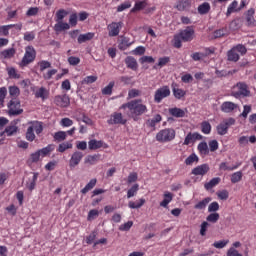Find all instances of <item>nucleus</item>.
Instances as JSON below:
<instances>
[{"label": "nucleus", "instance_id": "nucleus-64", "mask_svg": "<svg viewBox=\"0 0 256 256\" xmlns=\"http://www.w3.org/2000/svg\"><path fill=\"white\" fill-rule=\"evenodd\" d=\"M227 256H243V254L239 253V251H237V249L231 247V248L227 251Z\"/></svg>", "mask_w": 256, "mask_h": 256}, {"label": "nucleus", "instance_id": "nucleus-26", "mask_svg": "<svg viewBox=\"0 0 256 256\" xmlns=\"http://www.w3.org/2000/svg\"><path fill=\"white\" fill-rule=\"evenodd\" d=\"M95 185H97V179H91L89 183L81 190V193L83 195H87V193H89V191H91V189H93Z\"/></svg>", "mask_w": 256, "mask_h": 256}, {"label": "nucleus", "instance_id": "nucleus-18", "mask_svg": "<svg viewBox=\"0 0 256 256\" xmlns=\"http://www.w3.org/2000/svg\"><path fill=\"white\" fill-rule=\"evenodd\" d=\"M15 48H9L0 52V59H12L15 57Z\"/></svg>", "mask_w": 256, "mask_h": 256}, {"label": "nucleus", "instance_id": "nucleus-25", "mask_svg": "<svg viewBox=\"0 0 256 256\" xmlns=\"http://www.w3.org/2000/svg\"><path fill=\"white\" fill-rule=\"evenodd\" d=\"M211 203V197H206L202 201L198 202L196 205H194V209H198L199 211L205 209L207 205Z\"/></svg>", "mask_w": 256, "mask_h": 256}, {"label": "nucleus", "instance_id": "nucleus-59", "mask_svg": "<svg viewBox=\"0 0 256 256\" xmlns=\"http://www.w3.org/2000/svg\"><path fill=\"white\" fill-rule=\"evenodd\" d=\"M97 81V76H87L83 81L82 85H89L91 83H95Z\"/></svg>", "mask_w": 256, "mask_h": 256}, {"label": "nucleus", "instance_id": "nucleus-55", "mask_svg": "<svg viewBox=\"0 0 256 256\" xmlns=\"http://www.w3.org/2000/svg\"><path fill=\"white\" fill-rule=\"evenodd\" d=\"M195 161H199V157H197V155H195V154H191V155L185 160V163H186V165H193V163H195Z\"/></svg>", "mask_w": 256, "mask_h": 256}, {"label": "nucleus", "instance_id": "nucleus-53", "mask_svg": "<svg viewBox=\"0 0 256 256\" xmlns=\"http://www.w3.org/2000/svg\"><path fill=\"white\" fill-rule=\"evenodd\" d=\"M9 29H13V25H5L0 27V36L4 35L7 37L9 35Z\"/></svg>", "mask_w": 256, "mask_h": 256}, {"label": "nucleus", "instance_id": "nucleus-30", "mask_svg": "<svg viewBox=\"0 0 256 256\" xmlns=\"http://www.w3.org/2000/svg\"><path fill=\"white\" fill-rule=\"evenodd\" d=\"M227 57L228 61H232L233 63H237V61H239V53H237L234 48L228 51Z\"/></svg>", "mask_w": 256, "mask_h": 256}, {"label": "nucleus", "instance_id": "nucleus-11", "mask_svg": "<svg viewBox=\"0 0 256 256\" xmlns=\"http://www.w3.org/2000/svg\"><path fill=\"white\" fill-rule=\"evenodd\" d=\"M110 125H125L127 123V119L123 118V114L114 113L112 115V119L108 121Z\"/></svg>", "mask_w": 256, "mask_h": 256}, {"label": "nucleus", "instance_id": "nucleus-1", "mask_svg": "<svg viewBox=\"0 0 256 256\" xmlns=\"http://www.w3.org/2000/svg\"><path fill=\"white\" fill-rule=\"evenodd\" d=\"M122 109H129L131 117L134 121H137V117L143 115L147 111V106L143 105V100H132L126 104H123Z\"/></svg>", "mask_w": 256, "mask_h": 256}, {"label": "nucleus", "instance_id": "nucleus-19", "mask_svg": "<svg viewBox=\"0 0 256 256\" xmlns=\"http://www.w3.org/2000/svg\"><path fill=\"white\" fill-rule=\"evenodd\" d=\"M131 45H133V41H131L127 37H121L118 48L120 49V51H125V49H127L128 47H131Z\"/></svg>", "mask_w": 256, "mask_h": 256}, {"label": "nucleus", "instance_id": "nucleus-52", "mask_svg": "<svg viewBox=\"0 0 256 256\" xmlns=\"http://www.w3.org/2000/svg\"><path fill=\"white\" fill-rule=\"evenodd\" d=\"M225 35H227V30L219 29L213 33V39H219L221 37H225Z\"/></svg>", "mask_w": 256, "mask_h": 256}, {"label": "nucleus", "instance_id": "nucleus-44", "mask_svg": "<svg viewBox=\"0 0 256 256\" xmlns=\"http://www.w3.org/2000/svg\"><path fill=\"white\" fill-rule=\"evenodd\" d=\"M241 179H243V172H241V171L235 172L231 176L232 183H239V181H241Z\"/></svg>", "mask_w": 256, "mask_h": 256}, {"label": "nucleus", "instance_id": "nucleus-5", "mask_svg": "<svg viewBox=\"0 0 256 256\" xmlns=\"http://www.w3.org/2000/svg\"><path fill=\"white\" fill-rule=\"evenodd\" d=\"M35 57H37L35 48H33V46H27L24 57L20 63L21 67H26V65H29V63H33L35 61Z\"/></svg>", "mask_w": 256, "mask_h": 256}, {"label": "nucleus", "instance_id": "nucleus-35", "mask_svg": "<svg viewBox=\"0 0 256 256\" xmlns=\"http://www.w3.org/2000/svg\"><path fill=\"white\" fill-rule=\"evenodd\" d=\"M147 7L146 1H136L134 8L131 9V13H135V11H141Z\"/></svg>", "mask_w": 256, "mask_h": 256}, {"label": "nucleus", "instance_id": "nucleus-36", "mask_svg": "<svg viewBox=\"0 0 256 256\" xmlns=\"http://www.w3.org/2000/svg\"><path fill=\"white\" fill-rule=\"evenodd\" d=\"M240 165L241 163H237L235 166L230 167V166H227L226 162H222L219 166V169L220 171H235V169H237Z\"/></svg>", "mask_w": 256, "mask_h": 256}, {"label": "nucleus", "instance_id": "nucleus-54", "mask_svg": "<svg viewBox=\"0 0 256 256\" xmlns=\"http://www.w3.org/2000/svg\"><path fill=\"white\" fill-rule=\"evenodd\" d=\"M228 243H229V240L214 242L213 247H215L216 249H223L224 247L227 246Z\"/></svg>", "mask_w": 256, "mask_h": 256}, {"label": "nucleus", "instance_id": "nucleus-39", "mask_svg": "<svg viewBox=\"0 0 256 256\" xmlns=\"http://www.w3.org/2000/svg\"><path fill=\"white\" fill-rule=\"evenodd\" d=\"M67 149H73V144H71L69 142H64L62 144H59V146H58L59 153H65V151H67Z\"/></svg>", "mask_w": 256, "mask_h": 256}, {"label": "nucleus", "instance_id": "nucleus-15", "mask_svg": "<svg viewBox=\"0 0 256 256\" xmlns=\"http://www.w3.org/2000/svg\"><path fill=\"white\" fill-rule=\"evenodd\" d=\"M209 173V165L202 164L192 170V175H207Z\"/></svg>", "mask_w": 256, "mask_h": 256}, {"label": "nucleus", "instance_id": "nucleus-32", "mask_svg": "<svg viewBox=\"0 0 256 256\" xmlns=\"http://www.w3.org/2000/svg\"><path fill=\"white\" fill-rule=\"evenodd\" d=\"M161 119L162 117L159 114H157L152 119H148L146 125L148 127H155L157 123H161Z\"/></svg>", "mask_w": 256, "mask_h": 256}, {"label": "nucleus", "instance_id": "nucleus-29", "mask_svg": "<svg viewBox=\"0 0 256 256\" xmlns=\"http://www.w3.org/2000/svg\"><path fill=\"white\" fill-rule=\"evenodd\" d=\"M18 129L19 128L17 127V125L11 123V125H9L5 128L4 133H6V135L8 137H11V136L15 135V133H17Z\"/></svg>", "mask_w": 256, "mask_h": 256}, {"label": "nucleus", "instance_id": "nucleus-21", "mask_svg": "<svg viewBox=\"0 0 256 256\" xmlns=\"http://www.w3.org/2000/svg\"><path fill=\"white\" fill-rule=\"evenodd\" d=\"M95 37V33L93 32H88L86 34H80L78 36V43L81 45L82 43H87V41H91Z\"/></svg>", "mask_w": 256, "mask_h": 256}, {"label": "nucleus", "instance_id": "nucleus-2", "mask_svg": "<svg viewBox=\"0 0 256 256\" xmlns=\"http://www.w3.org/2000/svg\"><path fill=\"white\" fill-rule=\"evenodd\" d=\"M232 97L235 99H241V97H251V90H249V86L243 82H238L232 89L231 92Z\"/></svg>", "mask_w": 256, "mask_h": 256}, {"label": "nucleus", "instance_id": "nucleus-7", "mask_svg": "<svg viewBox=\"0 0 256 256\" xmlns=\"http://www.w3.org/2000/svg\"><path fill=\"white\" fill-rule=\"evenodd\" d=\"M171 95V90L169 89V86H163L156 90L154 94V101L155 103H161L165 97H169Z\"/></svg>", "mask_w": 256, "mask_h": 256}, {"label": "nucleus", "instance_id": "nucleus-41", "mask_svg": "<svg viewBox=\"0 0 256 256\" xmlns=\"http://www.w3.org/2000/svg\"><path fill=\"white\" fill-rule=\"evenodd\" d=\"M219 213L213 212L206 217V221L209 223H217L219 221Z\"/></svg>", "mask_w": 256, "mask_h": 256}, {"label": "nucleus", "instance_id": "nucleus-61", "mask_svg": "<svg viewBox=\"0 0 256 256\" xmlns=\"http://www.w3.org/2000/svg\"><path fill=\"white\" fill-rule=\"evenodd\" d=\"M133 227V221H128L119 227L120 231H129Z\"/></svg>", "mask_w": 256, "mask_h": 256}, {"label": "nucleus", "instance_id": "nucleus-8", "mask_svg": "<svg viewBox=\"0 0 256 256\" xmlns=\"http://www.w3.org/2000/svg\"><path fill=\"white\" fill-rule=\"evenodd\" d=\"M193 35H195V30L191 26L186 27V29L179 33V36L184 42L193 41Z\"/></svg>", "mask_w": 256, "mask_h": 256}, {"label": "nucleus", "instance_id": "nucleus-58", "mask_svg": "<svg viewBox=\"0 0 256 256\" xmlns=\"http://www.w3.org/2000/svg\"><path fill=\"white\" fill-rule=\"evenodd\" d=\"M219 209V203L218 202H212L208 206V212L209 213H217V210Z\"/></svg>", "mask_w": 256, "mask_h": 256}, {"label": "nucleus", "instance_id": "nucleus-43", "mask_svg": "<svg viewBox=\"0 0 256 256\" xmlns=\"http://www.w3.org/2000/svg\"><path fill=\"white\" fill-rule=\"evenodd\" d=\"M183 41V38H181V36L179 34H176L174 35V38H173V46L176 48V49H181V42Z\"/></svg>", "mask_w": 256, "mask_h": 256}, {"label": "nucleus", "instance_id": "nucleus-42", "mask_svg": "<svg viewBox=\"0 0 256 256\" xmlns=\"http://www.w3.org/2000/svg\"><path fill=\"white\" fill-rule=\"evenodd\" d=\"M113 87H115V82L112 81L110 82L103 90L102 94L103 95H111L113 93Z\"/></svg>", "mask_w": 256, "mask_h": 256}, {"label": "nucleus", "instance_id": "nucleus-56", "mask_svg": "<svg viewBox=\"0 0 256 256\" xmlns=\"http://www.w3.org/2000/svg\"><path fill=\"white\" fill-rule=\"evenodd\" d=\"M38 65L40 67V71H45V69L51 68V62L45 60L40 61Z\"/></svg>", "mask_w": 256, "mask_h": 256}, {"label": "nucleus", "instance_id": "nucleus-3", "mask_svg": "<svg viewBox=\"0 0 256 256\" xmlns=\"http://www.w3.org/2000/svg\"><path fill=\"white\" fill-rule=\"evenodd\" d=\"M175 135H176L175 129L165 128L160 130L156 134V141H158L159 143H169L173 141V139H175Z\"/></svg>", "mask_w": 256, "mask_h": 256}, {"label": "nucleus", "instance_id": "nucleus-9", "mask_svg": "<svg viewBox=\"0 0 256 256\" xmlns=\"http://www.w3.org/2000/svg\"><path fill=\"white\" fill-rule=\"evenodd\" d=\"M121 27H123V22H112L108 26L109 37H117L121 31Z\"/></svg>", "mask_w": 256, "mask_h": 256}, {"label": "nucleus", "instance_id": "nucleus-14", "mask_svg": "<svg viewBox=\"0 0 256 256\" xmlns=\"http://www.w3.org/2000/svg\"><path fill=\"white\" fill-rule=\"evenodd\" d=\"M237 107H239V105L233 102H224L221 105V111H223V113H232V111H235Z\"/></svg>", "mask_w": 256, "mask_h": 256}, {"label": "nucleus", "instance_id": "nucleus-60", "mask_svg": "<svg viewBox=\"0 0 256 256\" xmlns=\"http://www.w3.org/2000/svg\"><path fill=\"white\" fill-rule=\"evenodd\" d=\"M97 239V231H93L87 238L86 243L87 245H91Z\"/></svg>", "mask_w": 256, "mask_h": 256}, {"label": "nucleus", "instance_id": "nucleus-45", "mask_svg": "<svg viewBox=\"0 0 256 256\" xmlns=\"http://www.w3.org/2000/svg\"><path fill=\"white\" fill-rule=\"evenodd\" d=\"M99 154H95V155H89L86 157L85 159V163H89V165H93V163H96V161H99Z\"/></svg>", "mask_w": 256, "mask_h": 256}, {"label": "nucleus", "instance_id": "nucleus-4", "mask_svg": "<svg viewBox=\"0 0 256 256\" xmlns=\"http://www.w3.org/2000/svg\"><path fill=\"white\" fill-rule=\"evenodd\" d=\"M22 113L21 101L17 98L10 100L8 103V115H10V117H17V115H21Z\"/></svg>", "mask_w": 256, "mask_h": 256}, {"label": "nucleus", "instance_id": "nucleus-57", "mask_svg": "<svg viewBox=\"0 0 256 256\" xmlns=\"http://www.w3.org/2000/svg\"><path fill=\"white\" fill-rule=\"evenodd\" d=\"M237 53L240 55H245L247 53V48L244 45L238 44L237 46L233 47Z\"/></svg>", "mask_w": 256, "mask_h": 256}, {"label": "nucleus", "instance_id": "nucleus-6", "mask_svg": "<svg viewBox=\"0 0 256 256\" xmlns=\"http://www.w3.org/2000/svg\"><path fill=\"white\" fill-rule=\"evenodd\" d=\"M235 124V118H226L224 119L217 127L218 135H227L229 127Z\"/></svg>", "mask_w": 256, "mask_h": 256}, {"label": "nucleus", "instance_id": "nucleus-10", "mask_svg": "<svg viewBox=\"0 0 256 256\" xmlns=\"http://www.w3.org/2000/svg\"><path fill=\"white\" fill-rule=\"evenodd\" d=\"M54 103L58 106V107H69L71 101L69 99V97L67 96V94L64 95H58L55 97Z\"/></svg>", "mask_w": 256, "mask_h": 256}, {"label": "nucleus", "instance_id": "nucleus-34", "mask_svg": "<svg viewBox=\"0 0 256 256\" xmlns=\"http://www.w3.org/2000/svg\"><path fill=\"white\" fill-rule=\"evenodd\" d=\"M69 15V12H67L65 9H60L56 12V23L62 22L63 18L67 17Z\"/></svg>", "mask_w": 256, "mask_h": 256}, {"label": "nucleus", "instance_id": "nucleus-23", "mask_svg": "<svg viewBox=\"0 0 256 256\" xmlns=\"http://www.w3.org/2000/svg\"><path fill=\"white\" fill-rule=\"evenodd\" d=\"M169 113L172 115V117H176V118H183L185 117V110L181 109V108H170Z\"/></svg>", "mask_w": 256, "mask_h": 256}, {"label": "nucleus", "instance_id": "nucleus-47", "mask_svg": "<svg viewBox=\"0 0 256 256\" xmlns=\"http://www.w3.org/2000/svg\"><path fill=\"white\" fill-rule=\"evenodd\" d=\"M202 133H205V135H209L211 133V124L207 121L202 122Z\"/></svg>", "mask_w": 256, "mask_h": 256}, {"label": "nucleus", "instance_id": "nucleus-12", "mask_svg": "<svg viewBox=\"0 0 256 256\" xmlns=\"http://www.w3.org/2000/svg\"><path fill=\"white\" fill-rule=\"evenodd\" d=\"M81 159H83V152H79V151L74 152L69 161L70 167L71 168L77 167V165L81 163Z\"/></svg>", "mask_w": 256, "mask_h": 256}, {"label": "nucleus", "instance_id": "nucleus-40", "mask_svg": "<svg viewBox=\"0 0 256 256\" xmlns=\"http://www.w3.org/2000/svg\"><path fill=\"white\" fill-rule=\"evenodd\" d=\"M237 5H238V2L236 0H234L231 5L228 7V10H227V17H229V15H231L234 11H241V8H238L237 9Z\"/></svg>", "mask_w": 256, "mask_h": 256}, {"label": "nucleus", "instance_id": "nucleus-33", "mask_svg": "<svg viewBox=\"0 0 256 256\" xmlns=\"http://www.w3.org/2000/svg\"><path fill=\"white\" fill-rule=\"evenodd\" d=\"M219 183H221V178L216 177L211 179L208 183H206L204 187L205 189H207V191H209V189H213V187H215L216 185H219Z\"/></svg>", "mask_w": 256, "mask_h": 256}, {"label": "nucleus", "instance_id": "nucleus-46", "mask_svg": "<svg viewBox=\"0 0 256 256\" xmlns=\"http://www.w3.org/2000/svg\"><path fill=\"white\" fill-rule=\"evenodd\" d=\"M198 151H200L204 155H207V153H209V146L207 145V142H201L198 145Z\"/></svg>", "mask_w": 256, "mask_h": 256}, {"label": "nucleus", "instance_id": "nucleus-27", "mask_svg": "<svg viewBox=\"0 0 256 256\" xmlns=\"http://www.w3.org/2000/svg\"><path fill=\"white\" fill-rule=\"evenodd\" d=\"M70 28L68 23L65 22H57L54 26V31L61 33V31H67Z\"/></svg>", "mask_w": 256, "mask_h": 256}, {"label": "nucleus", "instance_id": "nucleus-13", "mask_svg": "<svg viewBox=\"0 0 256 256\" xmlns=\"http://www.w3.org/2000/svg\"><path fill=\"white\" fill-rule=\"evenodd\" d=\"M125 64L128 69H131L132 71H137V69H139V64L133 56H127L125 58Z\"/></svg>", "mask_w": 256, "mask_h": 256}, {"label": "nucleus", "instance_id": "nucleus-31", "mask_svg": "<svg viewBox=\"0 0 256 256\" xmlns=\"http://www.w3.org/2000/svg\"><path fill=\"white\" fill-rule=\"evenodd\" d=\"M209 11H211V5H209V3L204 2L203 4H201L198 7V13L200 15H207V13H209Z\"/></svg>", "mask_w": 256, "mask_h": 256}, {"label": "nucleus", "instance_id": "nucleus-20", "mask_svg": "<svg viewBox=\"0 0 256 256\" xmlns=\"http://www.w3.org/2000/svg\"><path fill=\"white\" fill-rule=\"evenodd\" d=\"M103 147V141L92 139L88 142V148L90 151H96V149H101Z\"/></svg>", "mask_w": 256, "mask_h": 256}, {"label": "nucleus", "instance_id": "nucleus-63", "mask_svg": "<svg viewBox=\"0 0 256 256\" xmlns=\"http://www.w3.org/2000/svg\"><path fill=\"white\" fill-rule=\"evenodd\" d=\"M139 179V176L137 175V172H132L128 176V183H135Z\"/></svg>", "mask_w": 256, "mask_h": 256}, {"label": "nucleus", "instance_id": "nucleus-17", "mask_svg": "<svg viewBox=\"0 0 256 256\" xmlns=\"http://www.w3.org/2000/svg\"><path fill=\"white\" fill-rule=\"evenodd\" d=\"M255 15V10L250 9L247 11L246 14V21H247V26L248 27H255L256 26V21L255 18L253 17Z\"/></svg>", "mask_w": 256, "mask_h": 256}, {"label": "nucleus", "instance_id": "nucleus-49", "mask_svg": "<svg viewBox=\"0 0 256 256\" xmlns=\"http://www.w3.org/2000/svg\"><path fill=\"white\" fill-rule=\"evenodd\" d=\"M51 151H53V145H48L47 147L38 150V153H40L41 157H45L46 155H49V153H51Z\"/></svg>", "mask_w": 256, "mask_h": 256}, {"label": "nucleus", "instance_id": "nucleus-28", "mask_svg": "<svg viewBox=\"0 0 256 256\" xmlns=\"http://www.w3.org/2000/svg\"><path fill=\"white\" fill-rule=\"evenodd\" d=\"M189 7H191V0H181L176 5V9H178V11H185Z\"/></svg>", "mask_w": 256, "mask_h": 256}, {"label": "nucleus", "instance_id": "nucleus-37", "mask_svg": "<svg viewBox=\"0 0 256 256\" xmlns=\"http://www.w3.org/2000/svg\"><path fill=\"white\" fill-rule=\"evenodd\" d=\"M139 191V184H134L127 192V198L131 199V197H135L137 192Z\"/></svg>", "mask_w": 256, "mask_h": 256}, {"label": "nucleus", "instance_id": "nucleus-22", "mask_svg": "<svg viewBox=\"0 0 256 256\" xmlns=\"http://www.w3.org/2000/svg\"><path fill=\"white\" fill-rule=\"evenodd\" d=\"M49 97V91L45 87H41L39 90L35 92V98L41 99L42 101H45Z\"/></svg>", "mask_w": 256, "mask_h": 256}, {"label": "nucleus", "instance_id": "nucleus-48", "mask_svg": "<svg viewBox=\"0 0 256 256\" xmlns=\"http://www.w3.org/2000/svg\"><path fill=\"white\" fill-rule=\"evenodd\" d=\"M173 95L176 99H182L186 92L183 89L173 88Z\"/></svg>", "mask_w": 256, "mask_h": 256}, {"label": "nucleus", "instance_id": "nucleus-50", "mask_svg": "<svg viewBox=\"0 0 256 256\" xmlns=\"http://www.w3.org/2000/svg\"><path fill=\"white\" fill-rule=\"evenodd\" d=\"M27 141H35V133H33V126L28 127L26 132Z\"/></svg>", "mask_w": 256, "mask_h": 256}, {"label": "nucleus", "instance_id": "nucleus-51", "mask_svg": "<svg viewBox=\"0 0 256 256\" xmlns=\"http://www.w3.org/2000/svg\"><path fill=\"white\" fill-rule=\"evenodd\" d=\"M99 217V210H90L89 213H88V221H93L95 219H97Z\"/></svg>", "mask_w": 256, "mask_h": 256}, {"label": "nucleus", "instance_id": "nucleus-62", "mask_svg": "<svg viewBox=\"0 0 256 256\" xmlns=\"http://www.w3.org/2000/svg\"><path fill=\"white\" fill-rule=\"evenodd\" d=\"M60 125H62V127H71V125H73V120L69 118H63L60 121Z\"/></svg>", "mask_w": 256, "mask_h": 256}, {"label": "nucleus", "instance_id": "nucleus-38", "mask_svg": "<svg viewBox=\"0 0 256 256\" xmlns=\"http://www.w3.org/2000/svg\"><path fill=\"white\" fill-rule=\"evenodd\" d=\"M55 141L61 142L67 139V132L65 131H58L54 134Z\"/></svg>", "mask_w": 256, "mask_h": 256}, {"label": "nucleus", "instance_id": "nucleus-16", "mask_svg": "<svg viewBox=\"0 0 256 256\" xmlns=\"http://www.w3.org/2000/svg\"><path fill=\"white\" fill-rule=\"evenodd\" d=\"M163 197L164 199L162 202H160V207H164V209H167L171 201H173V193L166 191L164 192Z\"/></svg>", "mask_w": 256, "mask_h": 256}, {"label": "nucleus", "instance_id": "nucleus-24", "mask_svg": "<svg viewBox=\"0 0 256 256\" xmlns=\"http://www.w3.org/2000/svg\"><path fill=\"white\" fill-rule=\"evenodd\" d=\"M38 177H39V173L34 172L33 178L29 182L26 183V187H27L28 191H33L35 189V186L37 185Z\"/></svg>", "mask_w": 256, "mask_h": 256}]
</instances>
